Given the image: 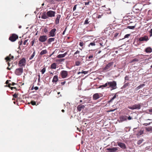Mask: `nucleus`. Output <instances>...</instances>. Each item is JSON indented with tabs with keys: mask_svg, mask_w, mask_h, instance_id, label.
Wrapping results in <instances>:
<instances>
[{
	"mask_svg": "<svg viewBox=\"0 0 152 152\" xmlns=\"http://www.w3.org/2000/svg\"><path fill=\"white\" fill-rule=\"evenodd\" d=\"M23 72V68H20L16 69L15 72V74L17 75H20Z\"/></svg>",
	"mask_w": 152,
	"mask_h": 152,
	"instance_id": "nucleus-4",
	"label": "nucleus"
},
{
	"mask_svg": "<svg viewBox=\"0 0 152 152\" xmlns=\"http://www.w3.org/2000/svg\"><path fill=\"white\" fill-rule=\"evenodd\" d=\"M129 79V76L127 75L125 77V82H126V80H128Z\"/></svg>",
	"mask_w": 152,
	"mask_h": 152,
	"instance_id": "nucleus-42",
	"label": "nucleus"
},
{
	"mask_svg": "<svg viewBox=\"0 0 152 152\" xmlns=\"http://www.w3.org/2000/svg\"><path fill=\"white\" fill-rule=\"evenodd\" d=\"M135 26H128L127 27V28L130 29H133L135 28Z\"/></svg>",
	"mask_w": 152,
	"mask_h": 152,
	"instance_id": "nucleus-34",
	"label": "nucleus"
},
{
	"mask_svg": "<svg viewBox=\"0 0 152 152\" xmlns=\"http://www.w3.org/2000/svg\"><path fill=\"white\" fill-rule=\"evenodd\" d=\"M61 76L63 78H65L68 75V72L66 71L63 70L61 73Z\"/></svg>",
	"mask_w": 152,
	"mask_h": 152,
	"instance_id": "nucleus-11",
	"label": "nucleus"
},
{
	"mask_svg": "<svg viewBox=\"0 0 152 152\" xmlns=\"http://www.w3.org/2000/svg\"><path fill=\"white\" fill-rule=\"evenodd\" d=\"M141 105L140 104H135L132 106H128V108L131 110H139L140 109Z\"/></svg>",
	"mask_w": 152,
	"mask_h": 152,
	"instance_id": "nucleus-2",
	"label": "nucleus"
},
{
	"mask_svg": "<svg viewBox=\"0 0 152 152\" xmlns=\"http://www.w3.org/2000/svg\"><path fill=\"white\" fill-rule=\"evenodd\" d=\"M102 16H103V15L102 14H101V15H98V16H97V18H98L99 19V18H101Z\"/></svg>",
	"mask_w": 152,
	"mask_h": 152,
	"instance_id": "nucleus-46",
	"label": "nucleus"
},
{
	"mask_svg": "<svg viewBox=\"0 0 152 152\" xmlns=\"http://www.w3.org/2000/svg\"><path fill=\"white\" fill-rule=\"evenodd\" d=\"M100 94L96 93L94 94L93 96V99L94 100H96L100 98Z\"/></svg>",
	"mask_w": 152,
	"mask_h": 152,
	"instance_id": "nucleus-15",
	"label": "nucleus"
},
{
	"mask_svg": "<svg viewBox=\"0 0 152 152\" xmlns=\"http://www.w3.org/2000/svg\"><path fill=\"white\" fill-rule=\"evenodd\" d=\"M56 12L52 10H49L47 12V15L48 17H53L55 16Z\"/></svg>",
	"mask_w": 152,
	"mask_h": 152,
	"instance_id": "nucleus-7",
	"label": "nucleus"
},
{
	"mask_svg": "<svg viewBox=\"0 0 152 152\" xmlns=\"http://www.w3.org/2000/svg\"><path fill=\"white\" fill-rule=\"evenodd\" d=\"M107 87V82L106 83H105L104 85L100 86L99 87V88H101L103 87Z\"/></svg>",
	"mask_w": 152,
	"mask_h": 152,
	"instance_id": "nucleus-32",
	"label": "nucleus"
},
{
	"mask_svg": "<svg viewBox=\"0 0 152 152\" xmlns=\"http://www.w3.org/2000/svg\"><path fill=\"white\" fill-rule=\"evenodd\" d=\"M32 105H36V102L34 101H31L30 103Z\"/></svg>",
	"mask_w": 152,
	"mask_h": 152,
	"instance_id": "nucleus-39",
	"label": "nucleus"
},
{
	"mask_svg": "<svg viewBox=\"0 0 152 152\" xmlns=\"http://www.w3.org/2000/svg\"><path fill=\"white\" fill-rule=\"evenodd\" d=\"M145 86V84H142L140 85V86L137 87L135 89L136 91H137L140 88L143 87Z\"/></svg>",
	"mask_w": 152,
	"mask_h": 152,
	"instance_id": "nucleus-25",
	"label": "nucleus"
},
{
	"mask_svg": "<svg viewBox=\"0 0 152 152\" xmlns=\"http://www.w3.org/2000/svg\"><path fill=\"white\" fill-rule=\"evenodd\" d=\"M66 29H67V27H66L65 29V30H64V31L63 32V33H62L63 35L64 34L65 32Z\"/></svg>",
	"mask_w": 152,
	"mask_h": 152,
	"instance_id": "nucleus-53",
	"label": "nucleus"
},
{
	"mask_svg": "<svg viewBox=\"0 0 152 152\" xmlns=\"http://www.w3.org/2000/svg\"><path fill=\"white\" fill-rule=\"evenodd\" d=\"M127 118L129 120H131L132 119V118L130 116H129L128 117L127 116Z\"/></svg>",
	"mask_w": 152,
	"mask_h": 152,
	"instance_id": "nucleus-52",
	"label": "nucleus"
},
{
	"mask_svg": "<svg viewBox=\"0 0 152 152\" xmlns=\"http://www.w3.org/2000/svg\"><path fill=\"white\" fill-rule=\"evenodd\" d=\"M116 94L112 98V100H113L116 98Z\"/></svg>",
	"mask_w": 152,
	"mask_h": 152,
	"instance_id": "nucleus-51",
	"label": "nucleus"
},
{
	"mask_svg": "<svg viewBox=\"0 0 152 152\" xmlns=\"http://www.w3.org/2000/svg\"><path fill=\"white\" fill-rule=\"evenodd\" d=\"M38 87L37 86H36L35 87H34V89L35 90H37L38 89Z\"/></svg>",
	"mask_w": 152,
	"mask_h": 152,
	"instance_id": "nucleus-58",
	"label": "nucleus"
},
{
	"mask_svg": "<svg viewBox=\"0 0 152 152\" xmlns=\"http://www.w3.org/2000/svg\"><path fill=\"white\" fill-rule=\"evenodd\" d=\"M46 1L51 4H53L54 3V1L53 0H46Z\"/></svg>",
	"mask_w": 152,
	"mask_h": 152,
	"instance_id": "nucleus-35",
	"label": "nucleus"
},
{
	"mask_svg": "<svg viewBox=\"0 0 152 152\" xmlns=\"http://www.w3.org/2000/svg\"><path fill=\"white\" fill-rule=\"evenodd\" d=\"M130 34H127L126 35L124 36V38H123L122 39H123L126 38H128L130 36Z\"/></svg>",
	"mask_w": 152,
	"mask_h": 152,
	"instance_id": "nucleus-40",
	"label": "nucleus"
},
{
	"mask_svg": "<svg viewBox=\"0 0 152 152\" xmlns=\"http://www.w3.org/2000/svg\"><path fill=\"white\" fill-rule=\"evenodd\" d=\"M85 107V106L84 105L82 104H80L77 106V109L78 111L80 112L82 109H84Z\"/></svg>",
	"mask_w": 152,
	"mask_h": 152,
	"instance_id": "nucleus-14",
	"label": "nucleus"
},
{
	"mask_svg": "<svg viewBox=\"0 0 152 152\" xmlns=\"http://www.w3.org/2000/svg\"><path fill=\"white\" fill-rule=\"evenodd\" d=\"M127 116H121L120 119L121 122L126 121L127 119Z\"/></svg>",
	"mask_w": 152,
	"mask_h": 152,
	"instance_id": "nucleus-18",
	"label": "nucleus"
},
{
	"mask_svg": "<svg viewBox=\"0 0 152 152\" xmlns=\"http://www.w3.org/2000/svg\"><path fill=\"white\" fill-rule=\"evenodd\" d=\"M46 71V68L45 67H44L41 70V72L42 74H43Z\"/></svg>",
	"mask_w": 152,
	"mask_h": 152,
	"instance_id": "nucleus-37",
	"label": "nucleus"
},
{
	"mask_svg": "<svg viewBox=\"0 0 152 152\" xmlns=\"http://www.w3.org/2000/svg\"><path fill=\"white\" fill-rule=\"evenodd\" d=\"M58 76L57 75H55L54 76L52 80V82L53 83H56L58 81Z\"/></svg>",
	"mask_w": 152,
	"mask_h": 152,
	"instance_id": "nucleus-21",
	"label": "nucleus"
},
{
	"mask_svg": "<svg viewBox=\"0 0 152 152\" xmlns=\"http://www.w3.org/2000/svg\"><path fill=\"white\" fill-rule=\"evenodd\" d=\"M28 40V39L24 41V42H23V45H26V42H27V41Z\"/></svg>",
	"mask_w": 152,
	"mask_h": 152,
	"instance_id": "nucleus-54",
	"label": "nucleus"
},
{
	"mask_svg": "<svg viewBox=\"0 0 152 152\" xmlns=\"http://www.w3.org/2000/svg\"><path fill=\"white\" fill-rule=\"evenodd\" d=\"M113 62H110L107 64L106 66L103 69L104 70L107 71L109 70V69H110L111 67L113 64Z\"/></svg>",
	"mask_w": 152,
	"mask_h": 152,
	"instance_id": "nucleus-6",
	"label": "nucleus"
},
{
	"mask_svg": "<svg viewBox=\"0 0 152 152\" xmlns=\"http://www.w3.org/2000/svg\"><path fill=\"white\" fill-rule=\"evenodd\" d=\"M41 18L43 19H45L48 18V16L47 15V13H46L45 12L42 13L41 15Z\"/></svg>",
	"mask_w": 152,
	"mask_h": 152,
	"instance_id": "nucleus-17",
	"label": "nucleus"
},
{
	"mask_svg": "<svg viewBox=\"0 0 152 152\" xmlns=\"http://www.w3.org/2000/svg\"><path fill=\"white\" fill-rule=\"evenodd\" d=\"M80 53L79 51L78 50H77L74 53V55L75 56L76 54H77L78 53Z\"/></svg>",
	"mask_w": 152,
	"mask_h": 152,
	"instance_id": "nucleus-50",
	"label": "nucleus"
},
{
	"mask_svg": "<svg viewBox=\"0 0 152 152\" xmlns=\"http://www.w3.org/2000/svg\"><path fill=\"white\" fill-rule=\"evenodd\" d=\"M149 33L150 34V37H151L152 36V29H151L149 31Z\"/></svg>",
	"mask_w": 152,
	"mask_h": 152,
	"instance_id": "nucleus-49",
	"label": "nucleus"
},
{
	"mask_svg": "<svg viewBox=\"0 0 152 152\" xmlns=\"http://www.w3.org/2000/svg\"><path fill=\"white\" fill-rule=\"evenodd\" d=\"M35 54V51L34 50L33 53V54L31 55V56L29 58V59L31 60L34 57Z\"/></svg>",
	"mask_w": 152,
	"mask_h": 152,
	"instance_id": "nucleus-28",
	"label": "nucleus"
},
{
	"mask_svg": "<svg viewBox=\"0 0 152 152\" xmlns=\"http://www.w3.org/2000/svg\"><path fill=\"white\" fill-rule=\"evenodd\" d=\"M65 59L64 58L58 60L59 61H64Z\"/></svg>",
	"mask_w": 152,
	"mask_h": 152,
	"instance_id": "nucleus-55",
	"label": "nucleus"
},
{
	"mask_svg": "<svg viewBox=\"0 0 152 152\" xmlns=\"http://www.w3.org/2000/svg\"><path fill=\"white\" fill-rule=\"evenodd\" d=\"M89 2H85V4L86 5H88V4H89Z\"/></svg>",
	"mask_w": 152,
	"mask_h": 152,
	"instance_id": "nucleus-63",
	"label": "nucleus"
},
{
	"mask_svg": "<svg viewBox=\"0 0 152 152\" xmlns=\"http://www.w3.org/2000/svg\"><path fill=\"white\" fill-rule=\"evenodd\" d=\"M152 122H150L148 123H145V124H143V125L146 126H147V125H149Z\"/></svg>",
	"mask_w": 152,
	"mask_h": 152,
	"instance_id": "nucleus-48",
	"label": "nucleus"
},
{
	"mask_svg": "<svg viewBox=\"0 0 152 152\" xmlns=\"http://www.w3.org/2000/svg\"><path fill=\"white\" fill-rule=\"evenodd\" d=\"M143 133V131L142 130H140L138 134L139 135H140Z\"/></svg>",
	"mask_w": 152,
	"mask_h": 152,
	"instance_id": "nucleus-41",
	"label": "nucleus"
},
{
	"mask_svg": "<svg viewBox=\"0 0 152 152\" xmlns=\"http://www.w3.org/2000/svg\"><path fill=\"white\" fill-rule=\"evenodd\" d=\"M117 144L119 146L123 149H126V145L124 143L118 142Z\"/></svg>",
	"mask_w": 152,
	"mask_h": 152,
	"instance_id": "nucleus-12",
	"label": "nucleus"
},
{
	"mask_svg": "<svg viewBox=\"0 0 152 152\" xmlns=\"http://www.w3.org/2000/svg\"><path fill=\"white\" fill-rule=\"evenodd\" d=\"M145 129L148 132L152 131V127H149L148 128H146Z\"/></svg>",
	"mask_w": 152,
	"mask_h": 152,
	"instance_id": "nucleus-30",
	"label": "nucleus"
},
{
	"mask_svg": "<svg viewBox=\"0 0 152 152\" xmlns=\"http://www.w3.org/2000/svg\"><path fill=\"white\" fill-rule=\"evenodd\" d=\"M84 45V43L83 42H80L79 43V45L81 47H83Z\"/></svg>",
	"mask_w": 152,
	"mask_h": 152,
	"instance_id": "nucleus-44",
	"label": "nucleus"
},
{
	"mask_svg": "<svg viewBox=\"0 0 152 152\" xmlns=\"http://www.w3.org/2000/svg\"><path fill=\"white\" fill-rule=\"evenodd\" d=\"M61 15L58 14L56 15V18L55 20V23L56 24H58L59 23V20L61 18Z\"/></svg>",
	"mask_w": 152,
	"mask_h": 152,
	"instance_id": "nucleus-16",
	"label": "nucleus"
},
{
	"mask_svg": "<svg viewBox=\"0 0 152 152\" xmlns=\"http://www.w3.org/2000/svg\"><path fill=\"white\" fill-rule=\"evenodd\" d=\"M148 37L147 36H145L141 37L139 38L138 41L140 42L147 41L149 40Z\"/></svg>",
	"mask_w": 152,
	"mask_h": 152,
	"instance_id": "nucleus-9",
	"label": "nucleus"
},
{
	"mask_svg": "<svg viewBox=\"0 0 152 152\" xmlns=\"http://www.w3.org/2000/svg\"><path fill=\"white\" fill-rule=\"evenodd\" d=\"M139 61V60L138 58H135L133 59V60H132L130 61V62L132 63V62H137Z\"/></svg>",
	"mask_w": 152,
	"mask_h": 152,
	"instance_id": "nucleus-27",
	"label": "nucleus"
},
{
	"mask_svg": "<svg viewBox=\"0 0 152 152\" xmlns=\"http://www.w3.org/2000/svg\"><path fill=\"white\" fill-rule=\"evenodd\" d=\"M145 51L147 53H151L152 52V49L151 47H148L145 48Z\"/></svg>",
	"mask_w": 152,
	"mask_h": 152,
	"instance_id": "nucleus-20",
	"label": "nucleus"
},
{
	"mask_svg": "<svg viewBox=\"0 0 152 152\" xmlns=\"http://www.w3.org/2000/svg\"><path fill=\"white\" fill-rule=\"evenodd\" d=\"M107 88H110V91L115 89L117 88V83L116 81L107 82Z\"/></svg>",
	"mask_w": 152,
	"mask_h": 152,
	"instance_id": "nucleus-1",
	"label": "nucleus"
},
{
	"mask_svg": "<svg viewBox=\"0 0 152 152\" xmlns=\"http://www.w3.org/2000/svg\"><path fill=\"white\" fill-rule=\"evenodd\" d=\"M38 82H39L40 81V75H38Z\"/></svg>",
	"mask_w": 152,
	"mask_h": 152,
	"instance_id": "nucleus-57",
	"label": "nucleus"
},
{
	"mask_svg": "<svg viewBox=\"0 0 152 152\" xmlns=\"http://www.w3.org/2000/svg\"><path fill=\"white\" fill-rule=\"evenodd\" d=\"M88 72L86 71H84L83 70H82V72H81V73H83L84 74H86L88 73Z\"/></svg>",
	"mask_w": 152,
	"mask_h": 152,
	"instance_id": "nucleus-43",
	"label": "nucleus"
},
{
	"mask_svg": "<svg viewBox=\"0 0 152 152\" xmlns=\"http://www.w3.org/2000/svg\"><path fill=\"white\" fill-rule=\"evenodd\" d=\"M56 29V28H53L49 32V35L50 37H53L55 36V34Z\"/></svg>",
	"mask_w": 152,
	"mask_h": 152,
	"instance_id": "nucleus-13",
	"label": "nucleus"
},
{
	"mask_svg": "<svg viewBox=\"0 0 152 152\" xmlns=\"http://www.w3.org/2000/svg\"><path fill=\"white\" fill-rule=\"evenodd\" d=\"M18 44H19V45H21L22 44V41H19L18 42Z\"/></svg>",
	"mask_w": 152,
	"mask_h": 152,
	"instance_id": "nucleus-60",
	"label": "nucleus"
},
{
	"mask_svg": "<svg viewBox=\"0 0 152 152\" xmlns=\"http://www.w3.org/2000/svg\"><path fill=\"white\" fill-rule=\"evenodd\" d=\"M48 37L46 35H42L39 37V40L41 42H44L46 41L48 39Z\"/></svg>",
	"mask_w": 152,
	"mask_h": 152,
	"instance_id": "nucleus-5",
	"label": "nucleus"
},
{
	"mask_svg": "<svg viewBox=\"0 0 152 152\" xmlns=\"http://www.w3.org/2000/svg\"><path fill=\"white\" fill-rule=\"evenodd\" d=\"M57 66V64L55 63H54L51 65L50 69H56Z\"/></svg>",
	"mask_w": 152,
	"mask_h": 152,
	"instance_id": "nucleus-23",
	"label": "nucleus"
},
{
	"mask_svg": "<svg viewBox=\"0 0 152 152\" xmlns=\"http://www.w3.org/2000/svg\"><path fill=\"white\" fill-rule=\"evenodd\" d=\"M44 32L45 33H47L48 32V30L47 29L45 28L44 30Z\"/></svg>",
	"mask_w": 152,
	"mask_h": 152,
	"instance_id": "nucleus-56",
	"label": "nucleus"
},
{
	"mask_svg": "<svg viewBox=\"0 0 152 152\" xmlns=\"http://www.w3.org/2000/svg\"><path fill=\"white\" fill-rule=\"evenodd\" d=\"M34 42V40H33L31 42L32 46H33V45Z\"/></svg>",
	"mask_w": 152,
	"mask_h": 152,
	"instance_id": "nucleus-61",
	"label": "nucleus"
},
{
	"mask_svg": "<svg viewBox=\"0 0 152 152\" xmlns=\"http://www.w3.org/2000/svg\"><path fill=\"white\" fill-rule=\"evenodd\" d=\"M55 38H49L48 40V43L50 44L51 43V42L54 41L55 40Z\"/></svg>",
	"mask_w": 152,
	"mask_h": 152,
	"instance_id": "nucleus-24",
	"label": "nucleus"
},
{
	"mask_svg": "<svg viewBox=\"0 0 152 152\" xmlns=\"http://www.w3.org/2000/svg\"><path fill=\"white\" fill-rule=\"evenodd\" d=\"M93 57V56L92 55H91L90 56H89V57H88V58L89 59H90V58H92Z\"/></svg>",
	"mask_w": 152,
	"mask_h": 152,
	"instance_id": "nucleus-62",
	"label": "nucleus"
},
{
	"mask_svg": "<svg viewBox=\"0 0 152 152\" xmlns=\"http://www.w3.org/2000/svg\"><path fill=\"white\" fill-rule=\"evenodd\" d=\"M143 141V140H139L137 142V144L139 145L141 143H142V142Z\"/></svg>",
	"mask_w": 152,
	"mask_h": 152,
	"instance_id": "nucleus-36",
	"label": "nucleus"
},
{
	"mask_svg": "<svg viewBox=\"0 0 152 152\" xmlns=\"http://www.w3.org/2000/svg\"><path fill=\"white\" fill-rule=\"evenodd\" d=\"M129 84V83H126L123 86V87L124 88H126L127 86H128Z\"/></svg>",
	"mask_w": 152,
	"mask_h": 152,
	"instance_id": "nucleus-38",
	"label": "nucleus"
},
{
	"mask_svg": "<svg viewBox=\"0 0 152 152\" xmlns=\"http://www.w3.org/2000/svg\"><path fill=\"white\" fill-rule=\"evenodd\" d=\"M14 58V56H12L10 54L8 56H7L5 58V59L7 61H10V59H12Z\"/></svg>",
	"mask_w": 152,
	"mask_h": 152,
	"instance_id": "nucleus-19",
	"label": "nucleus"
},
{
	"mask_svg": "<svg viewBox=\"0 0 152 152\" xmlns=\"http://www.w3.org/2000/svg\"><path fill=\"white\" fill-rule=\"evenodd\" d=\"M18 38V36L15 34H13L9 38V39L11 42L15 41Z\"/></svg>",
	"mask_w": 152,
	"mask_h": 152,
	"instance_id": "nucleus-3",
	"label": "nucleus"
},
{
	"mask_svg": "<svg viewBox=\"0 0 152 152\" xmlns=\"http://www.w3.org/2000/svg\"><path fill=\"white\" fill-rule=\"evenodd\" d=\"M89 19L88 18H86L85 22H84V25H86L88 24L89 23V21H88Z\"/></svg>",
	"mask_w": 152,
	"mask_h": 152,
	"instance_id": "nucleus-29",
	"label": "nucleus"
},
{
	"mask_svg": "<svg viewBox=\"0 0 152 152\" xmlns=\"http://www.w3.org/2000/svg\"><path fill=\"white\" fill-rule=\"evenodd\" d=\"M81 64V62L79 61H76L75 62V65L76 66H78Z\"/></svg>",
	"mask_w": 152,
	"mask_h": 152,
	"instance_id": "nucleus-33",
	"label": "nucleus"
},
{
	"mask_svg": "<svg viewBox=\"0 0 152 152\" xmlns=\"http://www.w3.org/2000/svg\"><path fill=\"white\" fill-rule=\"evenodd\" d=\"M118 150V147H113L112 148H106V150H107V152H116Z\"/></svg>",
	"mask_w": 152,
	"mask_h": 152,
	"instance_id": "nucleus-10",
	"label": "nucleus"
},
{
	"mask_svg": "<svg viewBox=\"0 0 152 152\" xmlns=\"http://www.w3.org/2000/svg\"><path fill=\"white\" fill-rule=\"evenodd\" d=\"M26 62V60L25 58H23L20 60L18 66L20 67L25 66Z\"/></svg>",
	"mask_w": 152,
	"mask_h": 152,
	"instance_id": "nucleus-8",
	"label": "nucleus"
},
{
	"mask_svg": "<svg viewBox=\"0 0 152 152\" xmlns=\"http://www.w3.org/2000/svg\"><path fill=\"white\" fill-rule=\"evenodd\" d=\"M66 83V81H64L63 82H62L61 83V84H62V85H64L65 83Z\"/></svg>",
	"mask_w": 152,
	"mask_h": 152,
	"instance_id": "nucleus-59",
	"label": "nucleus"
},
{
	"mask_svg": "<svg viewBox=\"0 0 152 152\" xmlns=\"http://www.w3.org/2000/svg\"><path fill=\"white\" fill-rule=\"evenodd\" d=\"M67 53L66 52L63 54H59L57 56L58 58H62L64 57L67 54Z\"/></svg>",
	"mask_w": 152,
	"mask_h": 152,
	"instance_id": "nucleus-22",
	"label": "nucleus"
},
{
	"mask_svg": "<svg viewBox=\"0 0 152 152\" xmlns=\"http://www.w3.org/2000/svg\"><path fill=\"white\" fill-rule=\"evenodd\" d=\"M47 53V50H42L40 53L39 54L41 55H42L46 53Z\"/></svg>",
	"mask_w": 152,
	"mask_h": 152,
	"instance_id": "nucleus-26",
	"label": "nucleus"
},
{
	"mask_svg": "<svg viewBox=\"0 0 152 152\" xmlns=\"http://www.w3.org/2000/svg\"><path fill=\"white\" fill-rule=\"evenodd\" d=\"M148 111L150 112H152V108L149 109Z\"/></svg>",
	"mask_w": 152,
	"mask_h": 152,
	"instance_id": "nucleus-64",
	"label": "nucleus"
},
{
	"mask_svg": "<svg viewBox=\"0 0 152 152\" xmlns=\"http://www.w3.org/2000/svg\"><path fill=\"white\" fill-rule=\"evenodd\" d=\"M77 5L76 4V5H75L74 6V7L73 8V11H75L76 10V9Z\"/></svg>",
	"mask_w": 152,
	"mask_h": 152,
	"instance_id": "nucleus-47",
	"label": "nucleus"
},
{
	"mask_svg": "<svg viewBox=\"0 0 152 152\" xmlns=\"http://www.w3.org/2000/svg\"><path fill=\"white\" fill-rule=\"evenodd\" d=\"M18 94H16V93H15L13 95V96L15 98H17L18 97Z\"/></svg>",
	"mask_w": 152,
	"mask_h": 152,
	"instance_id": "nucleus-45",
	"label": "nucleus"
},
{
	"mask_svg": "<svg viewBox=\"0 0 152 152\" xmlns=\"http://www.w3.org/2000/svg\"><path fill=\"white\" fill-rule=\"evenodd\" d=\"M96 45L95 44V42H91L88 45V46L89 47L90 45L92 46H94Z\"/></svg>",
	"mask_w": 152,
	"mask_h": 152,
	"instance_id": "nucleus-31",
	"label": "nucleus"
}]
</instances>
